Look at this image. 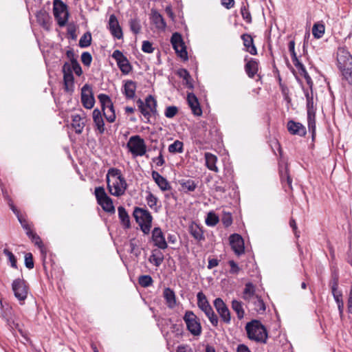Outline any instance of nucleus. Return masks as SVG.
<instances>
[{"mask_svg": "<svg viewBox=\"0 0 352 352\" xmlns=\"http://www.w3.org/2000/svg\"><path fill=\"white\" fill-rule=\"evenodd\" d=\"M107 182L109 191L112 195L120 197L124 194L127 184L119 169L111 168L108 170Z\"/></svg>", "mask_w": 352, "mask_h": 352, "instance_id": "nucleus-1", "label": "nucleus"}, {"mask_svg": "<svg viewBox=\"0 0 352 352\" xmlns=\"http://www.w3.org/2000/svg\"><path fill=\"white\" fill-rule=\"evenodd\" d=\"M248 338L256 342L266 343L268 336L265 327L258 320H254L245 325Z\"/></svg>", "mask_w": 352, "mask_h": 352, "instance_id": "nucleus-2", "label": "nucleus"}, {"mask_svg": "<svg viewBox=\"0 0 352 352\" xmlns=\"http://www.w3.org/2000/svg\"><path fill=\"white\" fill-rule=\"evenodd\" d=\"M133 214L136 222L140 226L141 230L146 234H148L153 220L151 213L147 210L136 207Z\"/></svg>", "mask_w": 352, "mask_h": 352, "instance_id": "nucleus-3", "label": "nucleus"}, {"mask_svg": "<svg viewBox=\"0 0 352 352\" xmlns=\"http://www.w3.org/2000/svg\"><path fill=\"white\" fill-rule=\"evenodd\" d=\"M126 147L133 157L143 156L146 153V143L144 139L138 135L129 138Z\"/></svg>", "mask_w": 352, "mask_h": 352, "instance_id": "nucleus-4", "label": "nucleus"}, {"mask_svg": "<svg viewBox=\"0 0 352 352\" xmlns=\"http://www.w3.org/2000/svg\"><path fill=\"white\" fill-rule=\"evenodd\" d=\"M53 13L60 27H63L67 24L69 14L67 6L62 0L54 1Z\"/></svg>", "mask_w": 352, "mask_h": 352, "instance_id": "nucleus-5", "label": "nucleus"}, {"mask_svg": "<svg viewBox=\"0 0 352 352\" xmlns=\"http://www.w3.org/2000/svg\"><path fill=\"white\" fill-rule=\"evenodd\" d=\"M98 204L107 212L114 213L115 208L112 199L107 195L103 187H96L94 190Z\"/></svg>", "mask_w": 352, "mask_h": 352, "instance_id": "nucleus-6", "label": "nucleus"}, {"mask_svg": "<svg viewBox=\"0 0 352 352\" xmlns=\"http://www.w3.org/2000/svg\"><path fill=\"white\" fill-rule=\"evenodd\" d=\"M98 98L106 120L110 123L113 122L116 120V113L111 98L104 94H99Z\"/></svg>", "mask_w": 352, "mask_h": 352, "instance_id": "nucleus-7", "label": "nucleus"}, {"mask_svg": "<svg viewBox=\"0 0 352 352\" xmlns=\"http://www.w3.org/2000/svg\"><path fill=\"white\" fill-rule=\"evenodd\" d=\"M187 329L195 336L201 333V326L197 316L192 311H186L183 318Z\"/></svg>", "mask_w": 352, "mask_h": 352, "instance_id": "nucleus-8", "label": "nucleus"}, {"mask_svg": "<svg viewBox=\"0 0 352 352\" xmlns=\"http://www.w3.org/2000/svg\"><path fill=\"white\" fill-rule=\"evenodd\" d=\"M170 42L177 56L183 60H187L188 53L181 34L177 32L173 33Z\"/></svg>", "mask_w": 352, "mask_h": 352, "instance_id": "nucleus-9", "label": "nucleus"}, {"mask_svg": "<svg viewBox=\"0 0 352 352\" xmlns=\"http://www.w3.org/2000/svg\"><path fill=\"white\" fill-rule=\"evenodd\" d=\"M337 65L340 70L352 66V56L344 47L337 50Z\"/></svg>", "mask_w": 352, "mask_h": 352, "instance_id": "nucleus-10", "label": "nucleus"}, {"mask_svg": "<svg viewBox=\"0 0 352 352\" xmlns=\"http://www.w3.org/2000/svg\"><path fill=\"white\" fill-rule=\"evenodd\" d=\"M12 291L15 297L20 301H23L28 296V287L24 280L17 278L12 285Z\"/></svg>", "mask_w": 352, "mask_h": 352, "instance_id": "nucleus-11", "label": "nucleus"}, {"mask_svg": "<svg viewBox=\"0 0 352 352\" xmlns=\"http://www.w3.org/2000/svg\"><path fill=\"white\" fill-rule=\"evenodd\" d=\"M112 58L116 60L117 65L124 74H128L132 67L126 57L118 50H115L112 54Z\"/></svg>", "mask_w": 352, "mask_h": 352, "instance_id": "nucleus-12", "label": "nucleus"}, {"mask_svg": "<svg viewBox=\"0 0 352 352\" xmlns=\"http://www.w3.org/2000/svg\"><path fill=\"white\" fill-rule=\"evenodd\" d=\"M214 306L223 321L227 324L230 323V312L223 300L220 298H216L214 301Z\"/></svg>", "mask_w": 352, "mask_h": 352, "instance_id": "nucleus-13", "label": "nucleus"}, {"mask_svg": "<svg viewBox=\"0 0 352 352\" xmlns=\"http://www.w3.org/2000/svg\"><path fill=\"white\" fill-rule=\"evenodd\" d=\"M81 102L85 108L90 109L94 104L95 100L91 87L85 85L81 90Z\"/></svg>", "mask_w": 352, "mask_h": 352, "instance_id": "nucleus-14", "label": "nucleus"}, {"mask_svg": "<svg viewBox=\"0 0 352 352\" xmlns=\"http://www.w3.org/2000/svg\"><path fill=\"white\" fill-rule=\"evenodd\" d=\"M108 28L112 36L117 39L123 38L122 28L120 27L117 17L114 14L109 16Z\"/></svg>", "mask_w": 352, "mask_h": 352, "instance_id": "nucleus-15", "label": "nucleus"}, {"mask_svg": "<svg viewBox=\"0 0 352 352\" xmlns=\"http://www.w3.org/2000/svg\"><path fill=\"white\" fill-rule=\"evenodd\" d=\"M150 20L158 31H165L166 28V23L162 14H160L156 10L151 9Z\"/></svg>", "mask_w": 352, "mask_h": 352, "instance_id": "nucleus-16", "label": "nucleus"}, {"mask_svg": "<svg viewBox=\"0 0 352 352\" xmlns=\"http://www.w3.org/2000/svg\"><path fill=\"white\" fill-rule=\"evenodd\" d=\"M152 241L155 246L164 250L167 248V243L161 228L156 227L152 231Z\"/></svg>", "mask_w": 352, "mask_h": 352, "instance_id": "nucleus-17", "label": "nucleus"}, {"mask_svg": "<svg viewBox=\"0 0 352 352\" xmlns=\"http://www.w3.org/2000/svg\"><path fill=\"white\" fill-rule=\"evenodd\" d=\"M287 128L289 133L294 135L304 137L306 135V128L301 123L289 120L287 122Z\"/></svg>", "mask_w": 352, "mask_h": 352, "instance_id": "nucleus-18", "label": "nucleus"}, {"mask_svg": "<svg viewBox=\"0 0 352 352\" xmlns=\"http://www.w3.org/2000/svg\"><path fill=\"white\" fill-rule=\"evenodd\" d=\"M230 244L236 254L244 252V242L243 238L238 234H233L230 236Z\"/></svg>", "mask_w": 352, "mask_h": 352, "instance_id": "nucleus-19", "label": "nucleus"}, {"mask_svg": "<svg viewBox=\"0 0 352 352\" xmlns=\"http://www.w3.org/2000/svg\"><path fill=\"white\" fill-rule=\"evenodd\" d=\"M187 102L188 106L190 107L192 113L195 116H199L202 114V110L201 109L199 102L197 96L192 94L189 93L187 95Z\"/></svg>", "mask_w": 352, "mask_h": 352, "instance_id": "nucleus-20", "label": "nucleus"}, {"mask_svg": "<svg viewBox=\"0 0 352 352\" xmlns=\"http://www.w3.org/2000/svg\"><path fill=\"white\" fill-rule=\"evenodd\" d=\"M72 126L75 130V132L78 134H80L82 132V130L85 127V115L84 113L80 114H74L72 116Z\"/></svg>", "mask_w": 352, "mask_h": 352, "instance_id": "nucleus-21", "label": "nucleus"}, {"mask_svg": "<svg viewBox=\"0 0 352 352\" xmlns=\"http://www.w3.org/2000/svg\"><path fill=\"white\" fill-rule=\"evenodd\" d=\"M136 89V82L129 80L124 82L122 91L127 99H133L135 96Z\"/></svg>", "mask_w": 352, "mask_h": 352, "instance_id": "nucleus-22", "label": "nucleus"}, {"mask_svg": "<svg viewBox=\"0 0 352 352\" xmlns=\"http://www.w3.org/2000/svg\"><path fill=\"white\" fill-rule=\"evenodd\" d=\"M197 298L199 308L203 311L206 315L213 311L206 296L202 292H199L197 295Z\"/></svg>", "mask_w": 352, "mask_h": 352, "instance_id": "nucleus-23", "label": "nucleus"}, {"mask_svg": "<svg viewBox=\"0 0 352 352\" xmlns=\"http://www.w3.org/2000/svg\"><path fill=\"white\" fill-rule=\"evenodd\" d=\"M245 70L248 77L253 78L258 70V62L254 58L247 60Z\"/></svg>", "mask_w": 352, "mask_h": 352, "instance_id": "nucleus-24", "label": "nucleus"}, {"mask_svg": "<svg viewBox=\"0 0 352 352\" xmlns=\"http://www.w3.org/2000/svg\"><path fill=\"white\" fill-rule=\"evenodd\" d=\"M92 116L96 129L99 131L100 133H103L104 131V123L101 111L98 109H95L93 111Z\"/></svg>", "mask_w": 352, "mask_h": 352, "instance_id": "nucleus-25", "label": "nucleus"}, {"mask_svg": "<svg viewBox=\"0 0 352 352\" xmlns=\"http://www.w3.org/2000/svg\"><path fill=\"white\" fill-rule=\"evenodd\" d=\"M152 177L162 190L165 191L170 188L168 181L157 171L152 172Z\"/></svg>", "mask_w": 352, "mask_h": 352, "instance_id": "nucleus-26", "label": "nucleus"}, {"mask_svg": "<svg viewBox=\"0 0 352 352\" xmlns=\"http://www.w3.org/2000/svg\"><path fill=\"white\" fill-rule=\"evenodd\" d=\"M241 39L243 41V45L246 50L252 55L257 54L256 48L254 44V41L251 35L248 34H243L241 35Z\"/></svg>", "mask_w": 352, "mask_h": 352, "instance_id": "nucleus-27", "label": "nucleus"}, {"mask_svg": "<svg viewBox=\"0 0 352 352\" xmlns=\"http://www.w3.org/2000/svg\"><path fill=\"white\" fill-rule=\"evenodd\" d=\"M258 296L255 293V287L252 283H247L245 285V289L243 292V298L245 300L250 302L253 300L255 297Z\"/></svg>", "mask_w": 352, "mask_h": 352, "instance_id": "nucleus-28", "label": "nucleus"}, {"mask_svg": "<svg viewBox=\"0 0 352 352\" xmlns=\"http://www.w3.org/2000/svg\"><path fill=\"white\" fill-rule=\"evenodd\" d=\"M205 160H206V167L215 173L219 172V168L216 166L217 162V157L212 153H205L204 154Z\"/></svg>", "mask_w": 352, "mask_h": 352, "instance_id": "nucleus-29", "label": "nucleus"}, {"mask_svg": "<svg viewBox=\"0 0 352 352\" xmlns=\"http://www.w3.org/2000/svg\"><path fill=\"white\" fill-rule=\"evenodd\" d=\"M118 212L122 226L126 229L129 228L131 227L130 218L125 208L123 206H119Z\"/></svg>", "mask_w": 352, "mask_h": 352, "instance_id": "nucleus-30", "label": "nucleus"}, {"mask_svg": "<svg viewBox=\"0 0 352 352\" xmlns=\"http://www.w3.org/2000/svg\"><path fill=\"white\" fill-rule=\"evenodd\" d=\"M37 22L45 30H49L50 28V16L45 12H40L36 14Z\"/></svg>", "mask_w": 352, "mask_h": 352, "instance_id": "nucleus-31", "label": "nucleus"}, {"mask_svg": "<svg viewBox=\"0 0 352 352\" xmlns=\"http://www.w3.org/2000/svg\"><path fill=\"white\" fill-rule=\"evenodd\" d=\"M163 295L166 301L168 307L170 308L174 307L176 305L175 292L170 288H166L164 290Z\"/></svg>", "mask_w": 352, "mask_h": 352, "instance_id": "nucleus-32", "label": "nucleus"}, {"mask_svg": "<svg viewBox=\"0 0 352 352\" xmlns=\"http://www.w3.org/2000/svg\"><path fill=\"white\" fill-rule=\"evenodd\" d=\"M182 190L186 193L193 192L197 188V184L192 179H182L179 181Z\"/></svg>", "mask_w": 352, "mask_h": 352, "instance_id": "nucleus-33", "label": "nucleus"}, {"mask_svg": "<svg viewBox=\"0 0 352 352\" xmlns=\"http://www.w3.org/2000/svg\"><path fill=\"white\" fill-rule=\"evenodd\" d=\"M190 234L197 240H204V236L201 228L196 223H192L189 227Z\"/></svg>", "mask_w": 352, "mask_h": 352, "instance_id": "nucleus-34", "label": "nucleus"}, {"mask_svg": "<svg viewBox=\"0 0 352 352\" xmlns=\"http://www.w3.org/2000/svg\"><path fill=\"white\" fill-rule=\"evenodd\" d=\"M10 208L14 212V214H16L18 219L21 224L23 228L26 231V234L28 236H30L31 234H32V231L31 230L30 226L28 224V223L23 219L21 216H19V212L15 208V207L13 206V204H10Z\"/></svg>", "mask_w": 352, "mask_h": 352, "instance_id": "nucleus-35", "label": "nucleus"}, {"mask_svg": "<svg viewBox=\"0 0 352 352\" xmlns=\"http://www.w3.org/2000/svg\"><path fill=\"white\" fill-rule=\"evenodd\" d=\"M325 31L324 25L321 22H317L314 24L312 28V34L316 38H320L323 36Z\"/></svg>", "mask_w": 352, "mask_h": 352, "instance_id": "nucleus-36", "label": "nucleus"}, {"mask_svg": "<svg viewBox=\"0 0 352 352\" xmlns=\"http://www.w3.org/2000/svg\"><path fill=\"white\" fill-rule=\"evenodd\" d=\"M232 308L236 312L239 319L241 320L243 318L245 311L243 308V305L241 302L236 300H233L232 301Z\"/></svg>", "mask_w": 352, "mask_h": 352, "instance_id": "nucleus-37", "label": "nucleus"}, {"mask_svg": "<svg viewBox=\"0 0 352 352\" xmlns=\"http://www.w3.org/2000/svg\"><path fill=\"white\" fill-rule=\"evenodd\" d=\"M138 104L139 109L142 114L144 116V117L147 120V122H149V119L152 115L155 114L154 111H150L148 109L144 104V102L139 99L137 102Z\"/></svg>", "mask_w": 352, "mask_h": 352, "instance_id": "nucleus-38", "label": "nucleus"}, {"mask_svg": "<svg viewBox=\"0 0 352 352\" xmlns=\"http://www.w3.org/2000/svg\"><path fill=\"white\" fill-rule=\"evenodd\" d=\"M254 305V309L258 314H263L266 309L265 305L260 296H256L251 301Z\"/></svg>", "mask_w": 352, "mask_h": 352, "instance_id": "nucleus-39", "label": "nucleus"}, {"mask_svg": "<svg viewBox=\"0 0 352 352\" xmlns=\"http://www.w3.org/2000/svg\"><path fill=\"white\" fill-rule=\"evenodd\" d=\"M280 179H281L282 183L284 184L285 182H286L288 186V188L290 190H292V180L291 177H289V175L288 173V169H287V166H285L283 169L280 170Z\"/></svg>", "mask_w": 352, "mask_h": 352, "instance_id": "nucleus-40", "label": "nucleus"}, {"mask_svg": "<svg viewBox=\"0 0 352 352\" xmlns=\"http://www.w3.org/2000/svg\"><path fill=\"white\" fill-rule=\"evenodd\" d=\"M65 89L67 91H72L74 89V78L73 74L63 76Z\"/></svg>", "mask_w": 352, "mask_h": 352, "instance_id": "nucleus-41", "label": "nucleus"}, {"mask_svg": "<svg viewBox=\"0 0 352 352\" xmlns=\"http://www.w3.org/2000/svg\"><path fill=\"white\" fill-rule=\"evenodd\" d=\"M184 144L179 140H175L168 146V151L171 153H182L184 151Z\"/></svg>", "mask_w": 352, "mask_h": 352, "instance_id": "nucleus-42", "label": "nucleus"}, {"mask_svg": "<svg viewBox=\"0 0 352 352\" xmlns=\"http://www.w3.org/2000/svg\"><path fill=\"white\" fill-rule=\"evenodd\" d=\"M144 104L150 111L157 112V101L151 95L146 98Z\"/></svg>", "mask_w": 352, "mask_h": 352, "instance_id": "nucleus-43", "label": "nucleus"}, {"mask_svg": "<svg viewBox=\"0 0 352 352\" xmlns=\"http://www.w3.org/2000/svg\"><path fill=\"white\" fill-rule=\"evenodd\" d=\"M307 124L309 131L314 135L316 131V115L312 113L311 111H309V114H307Z\"/></svg>", "mask_w": 352, "mask_h": 352, "instance_id": "nucleus-44", "label": "nucleus"}, {"mask_svg": "<svg viewBox=\"0 0 352 352\" xmlns=\"http://www.w3.org/2000/svg\"><path fill=\"white\" fill-rule=\"evenodd\" d=\"M91 35L89 32L85 33L79 40V46L80 47H87L91 45Z\"/></svg>", "mask_w": 352, "mask_h": 352, "instance_id": "nucleus-45", "label": "nucleus"}, {"mask_svg": "<svg viewBox=\"0 0 352 352\" xmlns=\"http://www.w3.org/2000/svg\"><path fill=\"white\" fill-rule=\"evenodd\" d=\"M129 26H130V30L135 34L140 33V32L141 30V25H140V21L138 19H137V18L131 19L129 21Z\"/></svg>", "mask_w": 352, "mask_h": 352, "instance_id": "nucleus-46", "label": "nucleus"}, {"mask_svg": "<svg viewBox=\"0 0 352 352\" xmlns=\"http://www.w3.org/2000/svg\"><path fill=\"white\" fill-rule=\"evenodd\" d=\"M219 221V219L218 216H217L214 212H210L207 215L206 223L209 226H214L218 223Z\"/></svg>", "mask_w": 352, "mask_h": 352, "instance_id": "nucleus-47", "label": "nucleus"}, {"mask_svg": "<svg viewBox=\"0 0 352 352\" xmlns=\"http://www.w3.org/2000/svg\"><path fill=\"white\" fill-rule=\"evenodd\" d=\"M340 72L343 78L352 85V66L344 68Z\"/></svg>", "mask_w": 352, "mask_h": 352, "instance_id": "nucleus-48", "label": "nucleus"}, {"mask_svg": "<svg viewBox=\"0 0 352 352\" xmlns=\"http://www.w3.org/2000/svg\"><path fill=\"white\" fill-rule=\"evenodd\" d=\"M146 201L151 208H156L157 198L153 193L151 192H148V195L146 197Z\"/></svg>", "mask_w": 352, "mask_h": 352, "instance_id": "nucleus-49", "label": "nucleus"}, {"mask_svg": "<svg viewBox=\"0 0 352 352\" xmlns=\"http://www.w3.org/2000/svg\"><path fill=\"white\" fill-rule=\"evenodd\" d=\"M329 286L331 292L339 291L338 290V274L336 272L332 274L331 279L329 283Z\"/></svg>", "mask_w": 352, "mask_h": 352, "instance_id": "nucleus-50", "label": "nucleus"}, {"mask_svg": "<svg viewBox=\"0 0 352 352\" xmlns=\"http://www.w3.org/2000/svg\"><path fill=\"white\" fill-rule=\"evenodd\" d=\"M29 237L31 238L32 242L40 248L41 254H43L45 249L41 238L34 232H32V234Z\"/></svg>", "mask_w": 352, "mask_h": 352, "instance_id": "nucleus-51", "label": "nucleus"}, {"mask_svg": "<svg viewBox=\"0 0 352 352\" xmlns=\"http://www.w3.org/2000/svg\"><path fill=\"white\" fill-rule=\"evenodd\" d=\"M138 282L141 286H142L144 287H146L150 286L152 284L153 280L150 276L143 275V276H140L139 277Z\"/></svg>", "mask_w": 352, "mask_h": 352, "instance_id": "nucleus-52", "label": "nucleus"}, {"mask_svg": "<svg viewBox=\"0 0 352 352\" xmlns=\"http://www.w3.org/2000/svg\"><path fill=\"white\" fill-rule=\"evenodd\" d=\"M178 113V108L175 106H169L166 107L164 115L168 118H172Z\"/></svg>", "mask_w": 352, "mask_h": 352, "instance_id": "nucleus-53", "label": "nucleus"}, {"mask_svg": "<svg viewBox=\"0 0 352 352\" xmlns=\"http://www.w3.org/2000/svg\"><path fill=\"white\" fill-rule=\"evenodd\" d=\"M81 61L85 66L89 67L92 61L91 54L87 52H82L81 54Z\"/></svg>", "mask_w": 352, "mask_h": 352, "instance_id": "nucleus-54", "label": "nucleus"}, {"mask_svg": "<svg viewBox=\"0 0 352 352\" xmlns=\"http://www.w3.org/2000/svg\"><path fill=\"white\" fill-rule=\"evenodd\" d=\"M221 222L225 227H229L232 223V214L230 212H224L221 218Z\"/></svg>", "mask_w": 352, "mask_h": 352, "instance_id": "nucleus-55", "label": "nucleus"}, {"mask_svg": "<svg viewBox=\"0 0 352 352\" xmlns=\"http://www.w3.org/2000/svg\"><path fill=\"white\" fill-rule=\"evenodd\" d=\"M72 63L73 72L77 76H81V74H82V68H81L80 64L77 61V60L73 58H72Z\"/></svg>", "mask_w": 352, "mask_h": 352, "instance_id": "nucleus-56", "label": "nucleus"}, {"mask_svg": "<svg viewBox=\"0 0 352 352\" xmlns=\"http://www.w3.org/2000/svg\"><path fill=\"white\" fill-rule=\"evenodd\" d=\"M142 50L145 53L151 54L153 52L154 47L150 41H144L142 42Z\"/></svg>", "mask_w": 352, "mask_h": 352, "instance_id": "nucleus-57", "label": "nucleus"}, {"mask_svg": "<svg viewBox=\"0 0 352 352\" xmlns=\"http://www.w3.org/2000/svg\"><path fill=\"white\" fill-rule=\"evenodd\" d=\"M241 13L244 20L248 23H250L252 21L251 14L248 10L245 7H242L241 9Z\"/></svg>", "mask_w": 352, "mask_h": 352, "instance_id": "nucleus-58", "label": "nucleus"}, {"mask_svg": "<svg viewBox=\"0 0 352 352\" xmlns=\"http://www.w3.org/2000/svg\"><path fill=\"white\" fill-rule=\"evenodd\" d=\"M63 76L67 74H73L72 63H65L62 69Z\"/></svg>", "mask_w": 352, "mask_h": 352, "instance_id": "nucleus-59", "label": "nucleus"}, {"mask_svg": "<svg viewBox=\"0 0 352 352\" xmlns=\"http://www.w3.org/2000/svg\"><path fill=\"white\" fill-rule=\"evenodd\" d=\"M210 322L212 323L213 326H217L218 324V318L215 315L213 311H212L210 314L206 315Z\"/></svg>", "mask_w": 352, "mask_h": 352, "instance_id": "nucleus-60", "label": "nucleus"}, {"mask_svg": "<svg viewBox=\"0 0 352 352\" xmlns=\"http://www.w3.org/2000/svg\"><path fill=\"white\" fill-rule=\"evenodd\" d=\"M3 253L8 257L11 264H16V259L14 255L10 251H9L8 249H4Z\"/></svg>", "mask_w": 352, "mask_h": 352, "instance_id": "nucleus-61", "label": "nucleus"}, {"mask_svg": "<svg viewBox=\"0 0 352 352\" xmlns=\"http://www.w3.org/2000/svg\"><path fill=\"white\" fill-rule=\"evenodd\" d=\"M337 304L342 303V293L341 291L331 292Z\"/></svg>", "mask_w": 352, "mask_h": 352, "instance_id": "nucleus-62", "label": "nucleus"}, {"mask_svg": "<svg viewBox=\"0 0 352 352\" xmlns=\"http://www.w3.org/2000/svg\"><path fill=\"white\" fill-rule=\"evenodd\" d=\"M177 74L183 80L190 78L189 72L185 69H180L177 72Z\"/></svg>", "mask_w": 352, "mask_h": 352, "instance_id": "nucleus-63", "label": "nucleus"}, {"mask_svg": "<svg viewBox=\"0 0 352 352\" xmlns=\"http://www.w3.org/2000/svg\"><path fill=\"white\" fill-rule=\"evenodd\" d=\"M153 161L155 162L157 166H162L165 163L162 152L160 153L158 157L153 158Z\"/></svg>", "mask_w": 352, "mask_h": 352, "instance_id": "nucleus-64", "label": "nucleus"}]
</instances>
